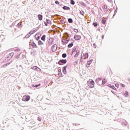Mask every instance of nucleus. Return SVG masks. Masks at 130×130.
Here are the masks:
<instances>
[{"label": "nucleus", "mask_w": 130, "mask_h": 130, "mask_svg": "<svg viewBox=\"0 0 130 130\" xmlns=\"http://www.w3.org/2000/svg\"><path fill=\"white\" fill-rule=\"evenodd\" d=\"M115 87H116L117 88H118L119 87V84L116 83L115 84Z\"/></svg>", "instance_id": "473e14b6"}, {"label": "nucleus", "mask_w": 130, "mask_h": 130, "mask_svg": "<svg viewBox=\"0 0 130 130\" xmlns=\"http://www.w3.org/2000/svg\"><path fill=\"white\" fill-rule=\"evenodd\" d=\"M87 85L89 88H94V86L95 85V82L94 80H91V81H87Z\"/></svg>", "instance_id": "f257e3e1"}, {"label": "nucleus", "mask_w": 130, "mask_h": 130, "mask_svg": "<svg viewBox=\"0 0 130 130\" xmlns=\"http://www.w3.org/2000/svg\"><path fill=\"white\" fill-rule=\"evenodd\" d=\"M108 87H109V88H111V89H113V90H116V88L114 87V85H112L111 84H108Z\"/></svg>", "instance_id": "6e6552de"}, {"label": "nucleus", "mask_w": 130, "mask_h": 130, "mask_svg": "<svg viewBox=\"0 0 130 130\" xmlns=\"http://www.w3.org/2000/svg\"><path fill=\"white\" fill-rule=\"evenodd\" d=\"M56 49H57V45L54 44L52 46V51L54 52V51H55V50H56Z\"/></svg>", "instance_id": "20e7f679"}, {"label": "nucleus", "mask_w": 130, "mask_h": 130, "mask_svg": "<svg viewBox=\"0 0 130 130\" xmlns=\"http://www.w3.org/2000/svg\"><path fill=\"white\" fill-rule=\"evenodd\" d=\"M31 45L33 48H37V47H38L36 44H35V43H34V42L31 43Z\"/></svg>", "instance_id": "f8f14e48"}, {"label": "nucleus", "mask_w": 130, "mask_h": 130, "mask_svg": "<svg viewBox=\"0 0 130 130\" xmlns=\"http://www.w3.org/2000/svg\"><path fill=\"white\" fill-rule=\"evenodd\" d=\"M79 54H80V51H77L76 53L75 54L74 57H78L79 56Z\"/></svg>", "instance_id": "f3484780"}, {"label": "nucleus", "mask_w": 130, "mask_h": 130, "mask_svg": "<svg viewBox=\"0 0 130 130\" xmlns=\"http://www.w3.org/2000/svg\"><path fill=\"white\" fill-rule=\"evenodd\" d=\"M39 34H37L35 36V38L36 40H39L40 38V36H39Z\"/></svg>", "instance_id": "9d476101"}, {"label": "nucleus", "mask_w": 130, "mask_h": 130, "mask_svg": "<svg viewBox=\"0 0 130 130\" xmlns=\"http://www.w3.org/2000/svg\"><path fill=\"white\" fill-rule=\"evenodd\" d=\"M58 63L60 66H61V64H62V63H67V59H61V60H60L58 61Z\"/></svg>", "instance_id": "7ed1b4c3"}, {"label": "nucleus", "mask_w": 130, "mask_h": 130, "mask_svg": "<svg viewBox=\"0 0 130 130\" xmlns=\"http://www.w3.org/2000/svg\"><path fill=\"white\" fill-rule=\"evenodd\" d=\"M89 57V55L88 53H85L84 54V58H88Z\"/></svg>", "instance_id": "b1692460"}, {"label": "nucleus", "mask_w": 130, "mask_h": 130, "mask_svg": "<svg viewBox=\"0 0 130 130\" xmlns=\"http://www.w3.org/2000/svg\"><path fill=\"white\" fill-rule=\"evenodd\" d=\"M62 9H63V10H67V11L70 10V7H67V6H64V7H63Z\"/></svg>", "instance_id": "2eb2a0df"}, {"label": "nucleus", "mask_w": 130, "mask_h": 130, "mask_svg": "<svg viewBox=\"0 0 130 130\" xmlns=\"http://www.w3.org/2000/svg\"><path fill=\"white\" fill-rule=\"evenodd\" d=\"M104 10L105 11H107V6L105 5L104 7Z\"/></svg>", "instance_id": "a878e982"}, {"label": "nucleus", "mask_w": 130, "mask_h": 130, "mask_svg": "<svg viewBox=\"0 0 130 130\" xmlns=\"http://www.w3.org/2000/svg\"><path fill=\"white\" fill-rule=\"evenodd\" d=\"M80 15H81V16H84L85 15V12H84V11H80Z\"/></svg>", "instance_id": "393cba45"}, {"label": "nucleus", "mask_w": 130, "mask_h": 130, "mask_svg": "<svg viewBox=\"0 0 130 130\" xmlns=\"http://www.w3.org/2000/svg\"><path fill=\"white\" fill-rule=\"evenodd\" d=\"M93 46L94 48H96L97 47V45H96V44L94 43L93 44Z\"/></svg>", "instance_id": "c9c22d12"}, {"label": "nucleus", "mask_w": 130, "mask_h": 130, "mask_svg": "<svg viewBox=\"0 0 130 130\" xmlns=\"http://www.w3.org/2000/svg\"><path fill=\"white\" fill-rule=\"evenodd\" d=\"M83 57H84V54H81L80 59V61L82 62L83 61Z\"/></svg>", "instance_id": "a211bd4d"}, {"label": "nucleus", "mask_w": 130, "mask_h": 130, "mask_svg": "<svg viewBox=\"0 0 130 130\" xmlns=\"http://www.w3.org/2000/svg\"><path fill=\"white\" fill-rule=\"evenodd\" d=\"M71 5H75V1L74 0H71Z\"/></svg>", "instance_id": "c756f323"}, {"label": "nucleus", "mask_w": 130, "mask_h": 130, "mask_svg": "<svg viewBox=\"0 0 130 130\" xmlns=\"http://www.w3.org/2000/svg\"><path fill=\"white\" fill-rule=\"evenodd\" d=\"M124 96H125V97H128V92L126 91L125 92V93H124Z\"/></svg>", "instance_id": "6ab92c4d"}, {"label": "nucleus", "mask_w": 130, "mask_h": 130, "mask_svg": "<svg viewBox=\"0 0 130 130\" xmlns=\"http://www.w3.org/2000/svg\"><path fill=\"white\" fill-rule=\"evenodd\" d=\"M20 49H16L15 50V51L18 52V51H20Z\"/></svg>", "instance_id": "4c0bfd02"}, {"label": "nucleus", "mask_w": 130, "mask_h": 130, "mask_svg": "<svg viewBox=\"0 0 130 130\" xmlns=\"http://www.w3.org/2000/svg\"><path fill=\"white\" fill-rule=\"evenodd\" d=\"M39 86H41V84H37L35 85V88H37L38 87H39Z\"/></svg>", "instance_id": "2f4dec72"}, {"label": "nucleus", "mask_w": 130, "mask_h": 130, "mask_svg": "<svg viewBox=\"0 0 130 130\" xmlns=\"http://www.w3.org/2000/svg\"><path fill=\"white\" fill-rule=\"evenodd\" d=\"M46 38V36L43 35V36L42 37V38H41V40H42V41H45Z\"/></svg>", "instance_id": "dca6fc26"}, {"label": "nucleus", "mask_w": 130, "mask_h": 130, "mask_svg": "<svg viewBox=\"0 0 130 130\" xmlns=\"http://www.w3.org/2000/svg\"><path fill=\"white\" fill-rule=\"evenodd\" d=\"M38 120H39V121H41V118L40 117H38Z\"/></svg>", "instance_id": "e433bc0d"}, {"label": "nucleus", "mask_w": 130, "mask_h": 130, "mask_svg": "<svg viewBox=\"0 0 130 130\" xmlns=\"http://www.w3.org/2000/svg\"><path fill=\"white\" fill-rule=\"evenodd\" d=\"M62 72L63 74H64V75L67 74V66L63 67L62 68Z\"/></svg>", "instance_id": "1a4fd4ad"}, {"label": "nucleus", "mask_w": 130, "mask_h": 130, "mask_svg": "<svg viewBox=\"0 0 130 130\" xmlns=\"http://www.w3.org/2000/svg\"><path fill=\"white\" fill-rule=\"evenodd\" d=\"M47 22H45V26H48V24L49 23V20L48 19L46 20Z\"/></svg>", "instance_id": "aec40b11"}, {"label": "nucleus", "mask_w": 130, "mask_h": 130, "mask_svg": "<svg viewBox=\"0 0 130 130\" xmlns=\"http://www.w3.org/2000/svg\"><path fill=\"white\" fill-rule=\"evenodd\" d=\"M74 39H75V40H81V37L80 36L76 35L74 36Z\"/></svg>", "instance_id": "9b49d317"}, {"label": "nucleus", "mask_w": 130, "mask_h": 130, "mask_svg": "<svg viewBox=\"0 0 130 130\" xmlns=\"http://www.w3.org/2000/svg\"><path fill=\"white\" fill-rule=\"evenodd\" d=\"M92 24L93 25L94 27H97V26H98V22H93Z\"/></svg>", "instance_id": "4be33fe9"}, {"label": "nucleus", "mask_w": 130, "mask_h": 130, "mask_svg": "<svg viewBox=\"0 0 130 130\" xmlns=\"http://www.w3.org/2000/svg\"><path fill=\"white\" fill-rule=\"evenodd\" d=\"M62 57H63V58H65V57H67V54H66V53H64V54H63L62 55Z\"/></svg>", "instance_id": "c85d7f7f"}, {"label": "nucleus", "mask_w": 130, "mask_h": 130, "mask_svg": "<svg viewBox=\"0 0 130 130\" xmlns=\"http://www.w3.org/2000/svg\"><path fill=\"white\" fill-rule=\"evenodd\" d=\"M79 31L77 29H74V32H76V33H78Z\"/></svg>", "instance_id": "ea45409f"}, {"label": "nucleus", "mask_w": 130, "mask_h": 130, "mask_svg": "<svg viewBox=\"0 0 130 130\" xmlns=\"http://www.w3.org/2000/svg\"><path fill=\"white\" fill-rule=\"evenodd\" d=\"M9 64H11V63H10V62L7 63H6V64H4V65L3 66V67H4V68H6V67H7V66H9Z\"/></svg>", "instance_id": "cd10ccee"}, {"label": "nucleus", "mask_w": 130, "mask_h": 130, "mask_svg": "<svg viewBox=\"0 0 130 130\" xmlns=\"http://www.w3.org/2000/svg\"><path fill=\"white\" fill-rule=\"evenodd\" d=\"M14 52H12L10 54V56L13 57V56H14Z\"/></svg>", "instance_id": "72a5a7b5"}, {"label": "nucleus", "mask_w": 130, "mask_h": 130, "mask_svg": "<svg viewBox=\"0 0 130 130\" xmlns=\"http://www.w3.org/2000/svg\"><path fill=\"white\" fill-rule=\"evenodd\" d=\"M121 87H122L123 88H124V87H125V85L122 84V83H121L120 84Z\"/></svg>", "instance_id": "f704fd0d"}, {"label": "nucleus", "mask_w": 130, "mask_h": 130, "mask_svg": "<svg viewBox=\"0 0 130 130\" xmlns=\"http://www.w3.org/2000/svg\"><path fill=\"white\" fill-rule=\"evenodd\" d=\"M73 45H74L73 43L69 44L68 46V47H69V48H71V47H72Z\"/></svg>", "instance_id": "5701e85b"}, {"label": "nucleus", "mask_w": 130, "mask_h": 130, "mask_svg": "<svg viewBox=\"0 0 130 130\" xmlns=\"http://www.w3.org/2000/svg\"><path fill=\"white\" fill-rule=\"evenodd\" d=\"M22 101L27 102L30 100V96L29 95H24L22 97Z\"/></svg>", "instance_id": "f03ea898"}, {"label": "nucleus", "mask_w": 130, "mask_h": 130, "mask_svg": "<svg viewBox=\"0 0 130 130\" xmlns=\"http://www.w3.org/2000/svg\"><path fill=\"white\" fill-rule=\"evenodd\" d=\"M106 83V79H104L102 81V85H104Z\"/></svg>", "instance_id": "412c9836"}, {"label": "nucleus", "mask_w": 130, "mask_h": 130, "mask_svg": "<svg viewBox=\"0 0 130 130\" xmlns=\"http://www.w3.org/2000/svg\"><path fill=\"white\" fill-rule=\"evenodd\" d=\"M38 19L40 21H42V19L43 18V16H42V15L39 14L38 15Z\"/></svg>", "instance_id": "4468645a"}, {"label": "nucleus", "mask_w": 130, "mask_h": 130, "mask_svg": "<svg viewBox=\"0 0 130 130\" xmlns=\"http://www.w3.org/2000/svg\"><path fill=\"white\" fill-rule=\"evenodd\" d=\"M108 2H111V0H108Z\"/></svg>", "instance_id": "79ce46f5"}, {"label": "nucleus", "mask_w": 130, "mask_h": 130, "mask_svg": "<svg viewBox=\"0 0 130 130\" xmlns=\"http://www.w3.org/2000/svg\"><path fill=\"white\" fill-rule=\"evenodd\" d=\"M106 21H107V18H105L103 17L102 19V24H103L104 25H105V24L106 23Z\"/></svg>", "instance_id": "0eeeda50"}, {"label": "nucleus", "mask_w": 130, "mask_h": 130, "mask_svg": "<svg viewBox=\"0 0 130 130\" xmlns=\"http://www.w3.org/2000/svg\"><path fill=\"white\" fill-rule=\"evenodd\" d=\"M112 93H113V91H111Z\"/></svg>", "instance_id": "37998d69"}, {"label": "nucleus", "mask_w": 130, "mask_h": 130, "mask_svg": "<svg viewBox=\"0 0 130 130\" xmlns=\"http://www.w3.org/2000/svg\"><path fill=\"white\" fill-rule=\"evenodd\" d=\"M34 33V32L32 30H31L30 31H29V32L28 33V35H31L32 34H33Z\"/></svg>", "instance_id": "7c9ffc66"}, {"label": "nucleus", "mask_w": 130, "mask_h": 130, "mask_svg": "<svg viewBox=\"0 0 130 130\" xmlns=\"http://www.w3.org/2000/svg\"><path fill=\"white\" fill-rule=\"evenodd\" d=\"M55 3L56 5H59V2H58V1H55Z\"/></svg>", "instance_id": "58836bf2"}, {"label": "nucleus", "mask_w": 130, "mask_h": 130, "mask_svg": "<svg viewBox=\"0 0 130 130\" xmlns=\"http://www.w3.org/2000/svg\"><path fill=\"white\" fill-rule=\"evenodd\" d=\"M68 22L69 23H73V19L72 18L68 19Z\"/></svg>", "instance_id": "bb28decb"}, {"label": "nucleus", "mask_w": 130, "mask_h": 130, "mask_svg": "<svg viewBox=\"0 0 130 130\" xmlns=\"http://www.w3.org/2000/svg\"><path fill=\"white\" fill-rule=\"evenodd\" d=\"M53 43V38H50V39H49L48 44H49V45H52Z\"/></svg>", "instance_id": "39448f33"}, {"label": "nucleus", "mask_w": 130, "mask_h": 130, "mask_svg": "<svg viewBox=\"0 0 130 130\" xmlns=\"http://www.w3.org/2000/svg\"><path fill=\"white\" fill-rule=\"evenodd\" d=\"M98 80H99V81H101L102 79H101V78H99L98 79Z\"/></svg>", "instance_id": "a19ab883"}, {"label": "nucleus", "mask_w": 130, "mask_h": 130, "mask_svg": "<svg viewBox=\"0 0 130 130\" xmlns=\"http://www.w3.org/2000/svg\"><path fill=\"white\" fill-rule=\"evenodd\" d=\"M38 44L40 46H42V45H43L44 43H43V42H42L41 40H40L38 42Z\"/></svg>", "instance_id": "ddd939ff"}, {"label": "nucleus", "mask_w": 130, "mask_h": 130, "mask_svg": "<svg viewBox=\"0 0 130 130\" xmlns=\"http://www.w3.org/2000/svg\"><path fill=\"white\" fill-rule=\"evenodd\" d=\"M92 62H93L92 60H90L87 61V64H86V67L90 68V66L91 63H92Z\"/></svg>", "instance_id": "423d86ee"}]
</instances>
